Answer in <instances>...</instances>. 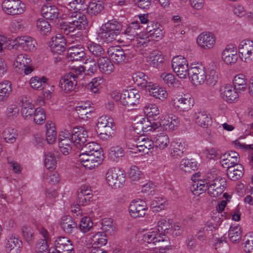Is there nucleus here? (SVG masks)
Returning <instances> with one entry per match:
<instances>
[{
	"label": "nucleus",
	"mask_w": 253,
	"mask_h": 253,
	"mask_svg": "<svg viewBox=\"0 0 253 253\" xmlns=\"http://www.w3.org/2000/svg\"><path fill=\"white\" fill-rule=\"evenodd\" d=\"M4 141L8 143H13L18 137L17 130L12 127H7L4 129L2 133Z\"/></svg>",
	"instance_id": "a19ab883"
},
{
	"label": "nucleus",
	"mask_w": 253,
	"mask_h": 253,
	"mask_svg": "<svg viewBox=\"0 0 253 253\" xmlns=\"http://www.w3.org/2000/svg\"><path fill=\"white\" fill-rule=\"evenodd\" d=\"M21 102L22 103L21 114L23 117L25 119L32 117L34 113V105L27 100L26 97H22Z\"/></svg>",
	"instance_id": "f704fd0d"
},
{
	"label": "nucleus",
	"mask_w": 253,
	"mask_h": 253,
	"mask_svg": "<svg viewBox=\"0 0 253 253\" xmlns=\"http://www.w3.org/2000/svg\"><path fill=\"white\" fill-rule=\"evenodd\" d=\"M98 66L99 70L102 73L109 75L114 70V66L109 59L104 56L99 57L97 60Z\"/></svg>",
	"instance_id": "5701e85b"
},
{
	"label": "nucleus",
	"mask_w": 253,
	"mask_h": 253,
	"mask_svg": "<svg viewBox=\"0 0 253 253\" xmlns=\"http://www.w3.org/2000/svg\"><path fill=\"white\" fill-rule=\"evenodd\" d=\"M220 159V163L222 166L227 169L230 168L231 166H234L238 164L239 162V161L235 162V160L230 157V156L228 154H223L221 156Z\"/></svg>",
	"instance_id": "680f3d73"
},
{
	"label": "nucleus",
	"mask_w": 253,
	"mask_h": 253,
	"mask_svg": "<svg viewBox=\"0 0 253 253\" xmlns=\"http://www.w3.org/2000/svg\"><path fill=\"white\" fill-rule=\"evenodd\" d=\"M198 167V163L194 159H183L181 160L179 166L181 170L188 173L196 170Z\"/></svg>",
	"instance_id": "cd10ccee"
},
{
	"label": "nucleus",
	"mask_w": 253,
	"mask_h": 253,
	"mask_svg": "<svg viewBox=\"0 0 253 253\" xmlns=\"http://www.w3.org/2000/svg\"><path fill=\"white\" fill-rule=\"evenodd\" d=\"M228 236L230 241L233 243H238L242 238L240 226L238 225H232L228 231Z\"/></svg>",
	"instance_id": "79ce46f5"
},
{
	"label": "nucleus",
	"mask_w": 253,
	"mask_h": 253,
	"mask_svg": "<svg viewBox=\"0 0 253 253\" xmlns=\"http://www.w3.org/2000/svg\"><path fill=\"white\" fill-rule=\"evenodd\" d=\"M222 58L227 64L235 63L237 61L238 56L233 45H228L226 47L222 52Z\"/></svg>",
	"instance_id": "393cba45"
},
{
	"label": "nucleus",
	"mask_w": 253,
	"mask_h": 253,
	"mask_svg": "<svg viewBox=\"0 0 253 253\" xmlns=\"http://www.w3.org/2000/svg\"><path fill=\"white\" fill-rule=\"evenodd\" d=\"M173 106L181 111H187L193 106V100L189 97L185 95L178 96L173 99Z\"/></svg>",
	"instance_id": "a211bd4d"
},
{
	"label": "nucleus",
	"mask_w": 253,
	"mask_h": 253,
	"mask_svg": "<svg viewBox=\"0 0 253 253\" xmlns=\"http://www.w3.org/2000/svg\"><path fill=\"white\" fill-rule=\"evenodd\" d=\"M76 76L73 73H69L64 76L59 81V86L65 92L68 93L74 90L77 85Z\"/></svg>",
	"instance_id": "dca6fc26"
},
{
	"label": "nucleus",
	"mask_w": 253,
	"mask_h": 253,
	"mask_svg": "<svg viewBox=\"0 0 253 253\" xmlns=\"http://www.w3.org/2000/svg\"><path fill=\"white\" fill-rule=\"evenodd\" d=\"M34 121L36 124L41 125L44 123L45 120V114L42 108H37L35 111L33 115Z\"/></svg>",
	"instance_id": "e2e57ef3"
},
{
	"label": "nucleus",
	"mask_w": 253,
	"mask_h": 253,
	"mask_svg": "<svg viewBox=\"0 0 253 253\" xmlns=\"http://www.w3.org/2000/svg\"><path fill=\"white\" fill-rule=\"evenodd\" d=\"M132 79L134 83L138 86H141L146 90L148 87L153 85V84L150 82V79L142 72H137L133 74Z\"/></svg>",
	"instance_id": "4be33fe9"
},
{
	"label": "nucleus",
	"mask_w": 253,
	"mask_h": 253,
	"mask_svg": "<svg viewBox=\"0 0 253 253\" xmlns=\"http://www.w3.org/2000/svg\"><path fill=\"white\" fill-rule=\"evenodd\" d=\"M160 236L161 235L158 234V231L155 229L143 235V240L148 244H153L155 246L157 243L156 241Z\"/></svg>",
	"instance_id": "13d9d810"
},
{
	"label": "nucleus",
	"mask_w": 253,
	"mask_h": 253,
	"mask_svg": "<svg viewBox=\"0 0 253 253\" xmlns=\"http://www.w3.org/2000/svg\"><path fill=\"white\" fill-rule=\"evenodd\" d=\"M170 155L174 159L179 158L183 156L186 150V144L182 142L180 139L175 138L170 143Z\"/></svg>",
	"instance_id": "f3484780"
},
{
	"label": "nucleus",
	"mask_w": 253,
	"mask_h": 253,
	"mask_svg": "<svg viewBox=\"0 0 253 253\" xmlns=\"http://www.w3.org/2000/svg\"><path fill=\"white\" fill-rule=\"evenodd\" d=\"M226 185V182L225 179L217 177L209 183L208 193L211 197H218L223 192Z\"/></svg>",
	"instance_id": "9d476101"
},
{
	"label": "nucleus",
	"mask_w": 253,
	"mask_h": 253,
	"mask_svg": "<svg viewBox=\"0 0 253 253\" xmlns=\"http://www.w3.org/2000/svg\"><path fill=\"white\" fill-rule=\"evenodd\" d=\"M134 121L133 128L136 133L139 134L151 131V122L147 118L139 116L137 117Z\"/></svg>",
	"instance_id": "aec40b11"
},
{
	"label": "nucleus",
	"mask_w": 253,
	"mask_h": 253,
	"mask_svg": "<svg viewBox=\"0 0 253 253\" xmlns=\"http://www.w3.org/2000/svg\"><path fill=\"white\" fill-rule=\"evenodd\" d=\"M149 64L154 67L158 68L164 61V58L158 50L153 51L147 57Z\"/></svg>",
	"instance_id": "e433bc0d"
},
{
	"label": "nucleus",
	"mask_w": 253,
	"mask_h": 253,
	"mask_svg": "<svg viewBox=\"0 0 253 253\" xmlns=\"http://www.w3.org/2000/svg\"><path fill=\"white\" fill-rule=\"evenodd\" d=\"M65 39L61 34H57L51 39L50 47L51 51L54 53H62L65 50Z\"/></svg>",
	"instance_id": "2eb2a0df"
},
{
	"label": "nucleus",
	"mask_w": 253,
	"mask_h": 253,
	"mask_svg": "<svg viewBox=\"0 0 253 253\" xmlns=\"http://www.w3.org/2000/svg\"><path fill=\"white\" fill-rule=\"evenodd\" d=\"M179 123V118L172 114L166 116L163 119H161L162 126L164 129L167 131L174 130L178 127Z\"/></svg>",
	"instance_id": "412c9836"
},
{
	"label": "nucleus",
	"mask_w": 253,
	"mask_h": 253,
	"mask_svg": "<svg viewBox=\"0 0 253 253\" xmlns=\"http://www.w3.org/2000/svg\"><path fill=\"white\" fill-rule=\"evenodd\" d=\"M86 46L89 52L95 56L99 58L104 56L105 51L100 44L92 42L87 43Z\"/></svg>",
	"instance_id": "de8ad7c7"
},
{
	"label": "nucleus",
	"mask_w": 253,
	"mask_h": 253,
	"mask_svg": "<svg viewBox=\"0 0 253 253\" xmlns=\"http://www.w3.org/2000/svg\"><path fill=\"white\" fill-rule=\"evenodd\" d=\"M107 183L114 188L122 187L126 181V176L124 171L118 168L109 169L106 174Z\"/></svg>",
	"instance_id": "7ed1b4c3"
},
{
	"label": "nucleus",
	"mask_w": 253,
	"mask_h": 253,
	"mask_svg": "<svg viewBox=\"0 0 253 253\" xmlns=\"http://www.w3.org/2000/svg\"><path fill=\"white\" fill-rule=\"evenodd\" d=\"M166 200L165 198L157 197L151 202V207L156 209V211H159L165 209L167 206Z\"/></svg>",
	"instance_id": "0e129e2a"
},
{
	"label": "nucleus",
	"mask_w": 253,
	"mask_h": 253,
	"mask_svg": "<svg viewBox=\"0 0 253 253\" xmlns=\"http://www.w3.org/2000/svg\"><path fill=\"white\" fill-rule=\"evenodd\" d=\"M108 156L112 161H117L118 158L124 156V151L119 146H113L108 151Z\"/></svg>",
	"instance_id": "603ef678"
},
{
	"label": "nucleus",
	"mask_w": 253,
	"mask_h": 253,
	"mask_svg": "<svg viewBox=\"0 0 253 253\" xmlns=\"http://www.w3.org/2000/svg\"><path fill=\"white\" fill-rule=\"evenodd\" d=\"M106 233L104 232H98L92 236L91 238L92 243L94 246H104L107 243Z\"/></svg>",
	"instance_id": "6e6d98bb"
},
{
	"label": "nucleus",
	"mask_w": 253,
	"mask_h": 253,
	"mask_svg": "<svg viewBox=\"0 0 253 253\" xmlns=\"http://www.w3.org/2000/svg\"><path fill=\"white\" fill-rule=\"evenodd\" d=\"M155 245V248L158 250L160 253H165L166 251L169 250L170 247V241L169 238L166 235H161L158 237Z\"/></svg>",
	"instance_id": "ea45409f"
},
{
	"label": "nucleus",
	"mask_w": 253,
	"mask_h": 253,
	"mask_svg": "<svg viewBox=\"0 0 253 253\" xmlns=\"http://www.w3.org/2000/svg\"><path fill=\"white\" fill-rule=\"evenodd\" d=\"M73 141L72 138L71 133L67 130L61 131L59 135L58 145L63 146L65 144H72Z\"/></svg>",
	"instance_id": "4d7b16f0"
},
{
	"label": "nucleus",
	"mask_w": 253,
	"mask_h": 253,
	"mask_svg": "<svg viewBox=\"0 0 253 253\" xmlns=\"http://www.w3.org/2000/svg\"><path fill=\"white\" fill-rule=\"evenodd\" d=\"M140 98V95L136 89L125 90L122 91V104L128 107H133L139 103Z\"/></svg>",
	"instance_id": "0eeeda50"
},
{
	"label": "nucleus",
	"mask_w": 253,
	"mask_h": 253,
	"mask_svg": "<svg viewBox=\"0 0 253 253\" xmlns=\"http://www.w3.org/2000/svg\"><path fill=\"white\" fill-rule=\"evenodd\" d=\"M239 56L242 61L248 63L253 59V41L246 39L238 45Z\"/></svg>",
	"instance_id": "423d86ee"
},
{
	"label": "nucleus",
	"mask_w": 253,
	"mask_h": 253,
	"mask_svg": "<svg viewBox=\"0 0 253 253\" xmlns=\"http://www.w3.org/2000/svg\"><path fill=\"white\" fill-rule=\"evenodd\" d=\"M189 75L192 82L196 85L203 84L207 78L205 68L199 63L191 64Z\"/></svg>",
	"instance_id": "6e6552de"
},
{
	"label": "nucleus",
	"mask_w": 253,
	"mask_h": 253,
	"mask_svg": "<svg viewBox=\"0 0 253 253\" xmlns=\"http://www.w3.org/2000/svg\"><path fill=\"white\" fill-rule=\"evenodd\" d=\"M103 25L116 38L121 33L123 29L122 23L115 20H109Z\"/></svg>",
	"instance_id": "2f4dec72"
},
{
	"label": "nucleus",
	"mask_w": 253,
	"mask_h": 253,
	"mask_svg": "<svg viewBox=\"0 0 253 253\" xmlns=\"http://www.w3.org/2000/svg\"><path fill=\"white\" fill-rule=\"evenodd\" d=\"M41 13L44 18L50 20L56 19L58 16L57 8L50 4L43 5L41 9Z\"/></svg>",
	"instance_id": "c85d7f7f"
},
{
	"label": "nucleus",
	"mask_w": 253,
	"mask_h": 253,
	"mask_svg": "<svg viewBox=\"0 0 253 253\" xmlns=\"http://www.w3.org/2000/svg\"><path fill=\"white\" fill-rule=\"evenodd\" d=\"M84 3V0H57V5L63 11V18L67 17V14L75 12V9H78V5H83Z\"/></svg>",
	"instance_id": "1a4fd4ad"
},
{
	"label": "nucleus",
	"mask_w": 253,
	"mask_h": 253,
	"mask_svg": "<svg viewBox=\"0 0 253 253\" xmlns=\"http://www.w3.org/2000/svg\"><path fill=\"white\" fill-rule=\"evenodd\" d=\"M79 226L80 230L85 233L91 231L92 229L93 222L90 217L85 216L82 218Z\"/></svg>",
	"instance_id": "bf43d9fd"
},
{
	"label": "nucleus",
	"mask_w": 253,
	"mask_h": 253,
	"mask_svg": "<svg viewBox=\"0 0 253 253\" xmlns=\"http://www.w3.org/2000/svg\"><path fill=\"white\" fill-rule=\"evenodd\" d=\"M12 91L11 84L7 80L0 83V102L5 100Z\"/></svg>",
	"instance_id": "58836bf2"
},
{
	"label": "nucleus",
	"mask_w": 253,
	"mask_h": 253,
	"mask_svg": "<svg viewBox=\"0 0 253 253\" xmlns=\"http://www.w3.org/2000/svg\"><path fill=\"white\" fill-rule=\"evenodd\" d=\"M115 229L111 219H104L102 222V229L103 232L111 235L115 232Z\"/></svg>",
	"instance_id": "338daca9"
},
{
	"label": "nucleus",
	"mask_w": 253,
	"mask_h": 253,
	"mask_svg": "<svg viewBox=\"0 0 253 253\" xmlns=\"http://www.w3.org/2000/svg\"><path fill=\"white\" fill-rule=\"evenodd\" d=\"M173 71L181 79H185L189 76L191 67H189L186 59L181 55L174 57L171 61Z\"/></svg>",
	"instance_id": "20e7f679"
},
{
	"label": "nucleus",
	"mask_w": 253,
	"mask_h": 253,
	"mask_svg": "<svg viewBox=\"0 0 253 253\" xmlns=\"http://www.w3.org/2000/svg\"><path fill=\"white\" fill-rule=\"evenodd\" d=\"M195 119L196 123L200 126L207 128L211 123V118L210 114L206 111H199L195 113Z\"/></svg>",
	"instance_id": "a878e982"
},
{
	"label": "nucleus",
	"mask_w": 253,
	"mask_h": 253,
	"mask_svg": "<svg viewBox=\"0 0 253 253\" xmlns=\"http://www.w3.org/2000/svg\"><path fill=\"white\" fill-rule=\"evenodd\" d=\"M69 58L73 61H79L84 58L85 55L84 49L83 47L78 45L72 46L68 50Z\"/></svg>",
	"instance_id": "7c9ffc66"
},
{
	"label": "nucleus",
	"mask_w": 253,
	"mask_h": 253,
	"mask_svg": "<svg viewBox=\"0 0 253 253\" xmlns=\"http://www.w3.org/2000/svg\"><path fill=\"white\" fill-rule=\"evenodd\" d=\"M233 84L235 88L239 91H244L247 87L246 80L244 76L242 74L234 77Z\"/></svg>",
	"instance_id": "3c124183"
},
{
	"label": "nucleus",
	"mask_w": 253,
	"mask_h": 253,
	"mask_svg": "<svg viewBox=\"0 0 253 253\" xmlns=\"http://www.w3.org/2000/svg\"><path fill=\"white\" fill-rule=\"evenodd\" d=\"M31 61V60L28 57V55L21 54L16 57L14 63V65L16 68L23 69V67H25L29 65Z\"/></svg>",
	"instance_id": "864d4df0"
},
{
	"label": "nucleus",
	"mask_w": 253,
	"mask_h": 253,
	"mask_svg": "<svg viewBox=\"0 0 253 253\" xmlns=\"http://www.w3.org/2000/svg\"><path fill=\"white\" fill-rule=\"evenodd\" d=\"M221 91L222 98L228 102L231 103L238 98V93L231 85H224Z\"/></svg>",
	"instance_id": "c756f323"
},
{
	"label": "nucleus",
	"mask_w": 253,
	"mask_h": 253,
	"mask_svg": "<svg viewBox=\"0 0 253 253\" xmlns=\"http://www.w3.org/2000/svg\"><path fill=\"white\" fill-rule=\"evenodd\" d=\"M80 149L81 151H84V153H87L88 154L92 153L93 154L94 153L96 152L102 153L100 146L94 142H89L85 144L84 143Z\"/></svg>",
	"instance_id": "8fccbe9b"
},
{
	"label": "nucleus",
	"mask_w": 253,
	"mask_h": 253,
	"mask_svg": "<svg viewBox=\"0 0 253 253\" xmlns=\"http://www.w3.org/2000/svg\"><path fill=\"white\" fill-rule=\"evenodd\" d=\"M244 169L242 165L237 164L231 166L227 169V175L229 178L235 181L240 178L244 174Z\"/></svg>",
	"instance_id": "bb28decb"
},
{
	"label": "nucleus",
	"mask_w": 253,
	"mask_h": 253,
	"mask_svg": "<svg viewBox=\"0 0 253 253\" xmlns=\"http://www.w3.org/2000/svg\"><path fill=\"white\" fill-rule=\"evenodd\" d=\"M215 37L210 32H203L197 38L198 44L204 49L212 48L215 43Z\"/></svg>",
	"instance_id": "4468645a"
},
{
	"label": "nucleus",
	"mask_w": 253,
	"mask_h": 253,
	"mask_svg": "<svg viewBox=\"0 0 253 253\" xmlns=\"http://www.w3.org/2000/svg\"><path fill=\"white\" fill-rule=\"evenodd\" d=\"M10 42H8L5 37L0 35V52L1 53L3 50L9 45L12 47L18 45L25 51H33L35 50L37 44L36 40L29 36L17 37L14 41H10ZM9 48V46L8 47V48Z\"/></svg>",
	"instance_id": "f03ea898"
},
{
	"label": "nucleus",
	"mask_w": 253,
	"mask_h": 253,
	"mask_svg": "<svg viewBox=\"0 0 253 253\" xmlns=\"http://www.w3.org/2000/svg\"><path fill=\"white\" fill-rule=\"evenodd\" d=\"M46 138L47 142L52 144L54 143L57 136V132L54 124L52 122H47L46 124Z\"/></svg>",
	"instance_id": "c03bdc74"
},
{
	"label": "nucleus",
	"mask_w": 253,
	"mask_h": 253,
	"mask_svg": "<svg viewBox=\"0 0 253 253\" xmlns=\"http://www.w3.org/2000/svg\"><path fill=\"white\" fill-rule=\"evenodd\" d=\"M67 14L68 16L64 19L68 20V23L60 25L61 33L72 38H80L83 34L81 30L84 29L87 25L86 16L77 11Z\"/></svg>",
	"instance_id": "f257e3e1"
},
{
	"label": "nucleus",
	"mask_w": 253,
	"mask_h": 253,
	"mask_svg": "<svg viewBox=\"0 0 253 253\" xmlns=\"http://www.w3.org/2000/svg\"><path fill=\"white\" fill-rule=\"evenodd\" d=\"M155 145L161 150H164L169 143V137L168 135L164 133L157 134L155 137Z\"/></svg>",
	"instance_id": "09e8293b"
},
{
	"label": "nucleus",
	"mask_w": 253,
	"mask_h": 253,
	"mask_svg": "<svg viewBox=\"0 0 253 253\" xmlns=\"http://www.w3.org/2000/svg\"><path fill=\"white\" fill-rule=\"evenodd\" d=\"M76 111L80 119L86 120L89 118V115L91 112V109L89 103L85 102L77 106Z\"/></svg>",
	"instance_id": "4c0bfd02"
},
{
	"label": "nucleus",
	"mask_w": 253,
	"mask_h": 253,
	"mask_svg": "<svg viewBox=\"0 0 253 253\" xmlns=\"http://www.w3.org/2000/svg\"><path fill=\"white\" fill-rule=\"evenodd\" d=\"M74 145L80 149L86 142L88 137L87 131L82 126L75 127L71 133Z\"/></svg>",
	"instance_id": "f8f14e48"
},
{
	"label": "nucleus",
	"mask_w": 253,
	"mask_h": 253,
	"mask_svg": "<svg viewBox=\"0 0 253 253\" xmlns=\"http://www.w3.org/2000/svg\"><path fill=\"white\" fill-rule=\"evenodd\" d=\"M97 39L101 42L108 43L115 40L116 37L113 36L112 34L103 25L100 32L98 34Z\"/></svg>",
	"instance_id": "49530a36"
},
{
	"label": "nucleus",
	"mask_w": 253,
	"mask_h": 253,
	"mask_svg": "<svg viewBox=\"0 0 253 253\" xmlns=\"http://www.w3.org/2000/svg\"><path fill=\"white\" fill-rule=\"evenodd\" d=\"M60 224L62 229L67 234H71L77 228V223L70 215L63 216L61 218Z\"/></svg>",
	"instance_id": "b1692460"
},
{
	"label": "nucleus",
	"mask_w": 253,
	"mask_h": 253,
	"mask_svg": "<svg viewBox=\"0 0 253 253\" xmlns=\"http://www.w3.org/2000/svg\"><path fill=\"white\" fill-rule=\"evenodd\" d=\"M147 211L145 203L142 201L133 200L129 205V212L131 217L137 218L143 217Z\"/></svg>",
	"instance_id": "ddd939ff"
},
{
	"label": "nucleus",
	"mask_w": 253,
	"mask_h": 253,
	"mask_svg": "<svg viewBox=\"0 0 253 253\" xmlns=\"http://www.w3.org/2000/svg\"><path fill=\"white\" fill-rule=\"evenodd\" d=\"M144 111L149 117H154L160 114L157 106L153 104L145 105L144 107Z\"/></svg>",
	"instance_id": "774afa93"
},
{
	"label": "nucleus",
	"mask_w": 253,
	"mask_h": 253,
	"mask_svg": "<svg viewBox=\"0 0 253 253\" xmlns=\"http://www.w3.org/2000/svg\"><path fill=\"white\" fill-rule=\"evenodd\" d=\"M47 81L45 77L39 78L38 77H33L30 81V84L32 88L42 90L44 88V86Z\"/></svg>",
	"instance_id": "5fc2aeb1"
},
{
	"label": "nucleus",
	"mask_w": 253,
	"mask_h": 253,
	"mask_svg": "<svg viewBox=\"0 0 253 253\" xmlns=\"http://www.w3.org/2000/svg\"><path fill=\"white\" fill-rule=\"evenodd\" d=\"M113 120V119L107 116H103L98 119L97 127L98 129H112Z\"/></svg>",
	"instance_id": "a18cd8bd"
},
{
	"label": "nucleus",
	"mask_w": 253,
	"mask_h": 253,
	"mask_svg": "<svg viewBox=\"0 0 253 253\" xmlns=\"http://www.w3.org/2000/svg\"><path fill=\"white\" fill-rule=\"evenodd\" d=\"M146 90L149 92L150 95L160 100L165 99L168 96L167 91L164 88L159 87L156 84H153V85L148 87Z\"/></svg>",
	"instance_id": "72a5a7b5"
},
{
	"label": "nucleus",
	"mask_w": 253,
	"mask_h": 253,
	"mask_svg": "<svg viewBox=\"0 0 253 253\" xmlns=\"http://www.w3.org/2000/svg\"><path fill=\"white\" fill-rule=\"evenodd\" d=\"M56 165V161L54 157V155L51 152H48L45 155L44 159V166L47 169H53L55 168Z\"/></svg>",
	"instance_id": "69168bd1"
},
{
	"label": "nucleus",
	"mask_w": 253,
	"mask_h": 253,
	"mask_svg": "<svg viewBox=\"0 0 253 253\" xmlns=\"http://www.w3.org/2000/svg\"><path fill=\"white\" fill-rule=\"evenodd\" d=\"M37 27L42 35H46L51 31L50 24L43 18H40L37 20Z\"/></svg>",
	"instance_id": "052dcab7"
},
{
	"label": "nucleus",
	"mask_w": 253,
	"mask_h": 253,
	"mask_svg": "<svg viewBox=\"0 0 253 253\" xmlns=\"http://www.w3.org/2000/svg\"><path fill=\"white\" fill-rule=\"evenodd\" d=\"M139 23L138 21L131 22L122 33L126 36V38L129 40H134L138 35L139 29Z\"/></svg>",
	"instance_id": "473e14b6"
},
{
	"label": "nucleus",
	"mask_w": 253,
	"mask_h": 253,
	"mask_svg": "<svg viewBox=\"0 0 253 253\" xmlns=\"http://www.w3.org/2000/svg\"><path fill=\"white\" fill-rule=\"evenodd\" d=\"M209 183L203 181H194L190 187V190L195 195H200L203 192L208 190Z\"/></svg>",
	"instance_id": "37998d69"
},
{
	"label": "nucleus",
	"mask_w": 253,
	"mask_h": 253,
	"mask_svg": "<svg viewBox=\"0 0 253 253\" xmlns=\"http://www.w3.org/2000/svg\"><path fill=\"white\" fill-rule=\"evenodd\" d=\"M104 3L101 1H91L86 8V12L90 16H96L104 9Z\"/></svg>",
	"instance_id": "c9c22d12"
},
{
	"label": "nucleus",
	"mask_w": 253,
	"mask_h": 253,
	"mask_svg": "<svg viewBox=\"0 0 253 253\" xmlns=\"http://www.w3.org/2000/svg\"><path fill=\"white\" fill-rule=\"evenodd\" d=\"M107 52L114 63L119 64L125 62L126 53L120 46H111Z\"/></svg>",
	"instance_id": "6ab92c4d"
},
{
	"label": "nucleus",
	"mask_w": 253,
	"mask_h": 253,
	"mask_svg": "<svg viewBox=\"0 0 253 253\" xmlns=\"http://www.w3.org/2000/svg\"><path fill=\"white\" fill-rule=\"evenodd\" d=\"M1 6L3 11L10 15L22 14L25 10V5L20 0H4Z\"/></svg>",
	"instance_id": "39448f33"
},
{
	"label": "nucleus",
	"mask_w": 253,
	"mask_h": 253,
	"mask_svg": "<svg viewBox=\"0 0 253 253\" xmlns=\"http://www.w3.org/2000/svg\"><path fill=\"white\" fill-rule=\"evenodd\" d=\"M23 247L21 239L15 234L7 236L5 239V249L9 253H20Z\"/></svg>",
	"instance_id": "9b49d317"
}]
</instances>
